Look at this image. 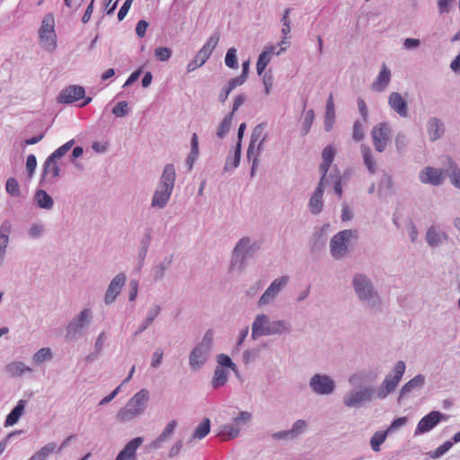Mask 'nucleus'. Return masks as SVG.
Instances as JSON below:
<instances>
[{
  "mask_svg": "<svg viewBox=\"0 0 460 460\" xmlns=\"http://www.w3.org/2000/svg\"><path fill=\"white\" fill-rule=\"evenodd\" d=\"M351 287L358 300L367 309L375 312L382 310V297L369 276L357 272L352 276Z\"/></svg>",
  "mask_w": 460,
  "mask_h": 460,
  "instance_id": "nucleus-1",
  "label": "nucleus"
},
{
  "mask_svg": "<svg viewBox=\"0 0 460 460\" xmlns=\"http://www.w3.org/2000/svg\"><path fill=\"white\" fill-rule=\"evenodd\" d=\"M150 393L143 388L136 393L116 414L120 423H128L141 416L147 408Z\"/></svg>",
  "mask_w": 460,
  "mask_h": 460,
  "instance_id": "nucleus-2",
  "label": "nucleus"
},
{
  "mask_svg": "<svg viewBox=\"0 0 460 460\" xmlns=\"http://www.w3.org/2000/svg\"><path fill=\"white\" fill-rule=\"evenodd\" d=\"M336 154L335 147L329 145L322 152V163L319 166L321 179L330 181L332 183L333 192L339 197H342V177L337 166H334L331 172L329 170L334 160Z\"/></svg>",
  "mask_w": 460,
  "mask_h": 460,
  "instance_id": "nucleus-3",
  "label": "nucleus"
},
{
  "mask_svg": "<svg viewBox=\"0 0 460 460\" xmlns=\"http://www.w3.org/2000/svg\"><path fill=\"white\" fill-rule=\"evenodd\" d=\"M259 246L249 237L241 238L234 247L231 261L230 271L241 272L246 267L247 261L258 250Z\"/></svg>",
  "mask_w": 460,
  "mask_h": 460,
  "instance_id": "nucleus-4",
  "label": "nucleus"
},
{
  "mask_svg": "<svg viewBox=\"0 0 460 460\" xmlns=\"http://www.w3.org/2000/svg\"><path fill=\"white\" fill-rule=\"evenodd\" d=\"M93 311L89 307L82 309L66 326V339L76 341L84 334L93 322Z\"/></svg>",
  "mask_w": 460,
  "mask_h": 460,
  "instance_id": "nucleus-5",
  "label": "nucleus"
},
{
  "mask_svg": "<svg viewBox=\"0 0 460 460\" xmlns=\"http://www.w3.org/2000/svg\"><path fill=\"white\" fill-rule=\"evenodd\" d=\"M358 233L357 230L346 229L335 234L330 241V252L335 260L345 258L349 252V242L351 239H357Z\"/></svg>",
  "mask_w": 460,
  "mask_h": 460,
  "instance_id": "nucleus-6",
  "label": "nucleus"
},
{
  "mask_svg": "<svg viewBox=\"0 0 460 460\" xmlns=\"http://www.w3.org/2000/svg\"><path fill=\"white\" fill-rule=\"evenodd\" d=\"M39 44L45 51L52 53L57 49V34L55 31V20L51 13L46 14L39 29Z\"/></svg>",
  "mask_w": 460,
  "mask_h": 460,
  "instance_id": "nucleus-7",
  "label": "nucleus"
},
{
  "mask_svg": "<svg viewBox=\"0 0 460 460\" xmlns=\"http://www.w3.org/2000/svg\"><path fill=\"white\" fill-rule=\"evenodd\" d=\"M406 369V365L403 361L399 360L394 366L392 374H388L376 392V397L378 399L386 398L391 393H393L400 383Z\"/></svg>",
  "mask_w": 460,
  "mask_h": 460,
  "instance_id": "nucleus-8",
  "label": "nucleus"
},
{
  "mask_svg": "<svg viewBox=\"0 0 460 460\" xmlns=\"http://www.w3.org/2000/svg\"><path fill=\"white\" fill-rule=\"evenodd\" d=\"M290 278L288 275H282L274 279L269 287L264 290L258 300V306L264 307L272 305L279 295L287 288L289 284Z\"/></svg>",
  "mask_w": 460,
  "mask_h": 460,
  "instance_id": "nucleus-9",
  "label": "nucleus"
},
{
  "mask_svg": "<svg viewBox=\"0 0 460 460\" xmlns=\"http://www.w3.org/2000/svg\"><path fill=\"white\" fill-rule=\"evenodd\" d=\"M308 385L313 394L319 396H328L336 390L335 380L324 373L314 374L308 381Z\"/></svg>",
  "mask_w": 460,
  "mask_h": 460,
  "instance_id": "nucleus-10",
  "label": "nucleus"
},
{
  "mask_svg": "<svg viewBox=\"0 0 460 460\" xmlns=\"http://www.w3.org/2000/svg\"><path fill=\"white\" fill-rule=\"evenodd\" d=\"M375 389L371 385L361 386L343 396L342 402L349 408H360L365 402L374 398Z\"/></svg>",
  "mask_w": 460,
  "mask_h": 460,
  "instance_id": "nucleus-11",
  "label": "nucleus"
},
{
  "mask_svg": "<svg viewBox=\"0 0 460 460\" xmlns=\"http://www.w3.org/2000/svg\"><path fill=\"white\" fill-rule=\"evenodd\" d=\"M392 129L387 122H380L373 127L371 137L375 149L382 153L391 140Z\"/></svg>",
  "mask_w": 460,
  "mask_h": 460,
  "instance_id": "nucleus-12",
  "label": "nucleus"
},
{
  "mask_svg": "<svg viewBox=\"0 0 460 460\" xmlns=\"http://www.w3.org/2000/svg\"><path fill=\"white\" fill-rule=\"evenodd\" d=\"M447 416L438 411H432L422 417L414 430V436H420L432 430L440 421L447 420Z\"/></svg>",
  "mask_w": 460,
  "mask_h": 460,
  "instance_id": "nucleus-13",
  "label": "nucleus"
},
{
  "mask_svg": "<svg viewBox=\"0 0 460 460\" xmlns=\"http://www.w3.org/2000/svg\"><path fill=\"white\" fill-rule=\"evenodd\" d=\"M127 281L125 273L120 272L115 275L108 285L104 294V303L107 305H112L122 291Z\"/></svg>",
  "mask_w": 460,
  "mask_h": 460,
  "instance_id": "nucleus-14",
  "label": "nucleus"
},
{
  "mask_svg": "<svg viewBox=\"0 0 460 460\" xmlns=\"http://www.w3.org/2000/svg\"><path fill=\"white\" fill-rule=\"evenodd\" d=\"M265 125L261 123L258 124L252 130L247 154L249 155H261L263 146L267 140V135L264 132Z\"/></svg>",
  "mask_w": 460,
  "mask_h": 460,
  "instance_id": "nucleus-15",
  "label": "nucleus"
},
{
  "mask_svg": "<svg viewBox=\"0 0 460 460\" xmlns=\"http://www.w3.org/2000/svg\"><path fill=\"white\" fill-rule=\"evenodd\" d=\"M270 323L271 320L267 314H257L252 323V340L256 341L260 337L270 336Z\"/></svg>",
  "mask_w": 460,
  "mask_h": 460,
  "instance_id": "nucleus-16",
  "label": "nucleus"
},
{
  "mask_svg": "<svg viewBox=\"0 0 460 460\" xmlns=\"http://www.w3.org/2000/svg\"><path fill=\"white\" fill-rule=\"evenodd\" d=\"M332 185V183L330 181H325L320 179V181L318 183V186L316 187L315 190L314 191L313 195L311 196L309 199V209L312 214L318 215L322 212L323 207V192L325 186Z\"/></svg>",
  "mask_w": 460,
  "mask_h": 460,
  "instance_id": "nucleus-17",
  "label": "nucleus"
},
{
  "mask_svg": "<svg viewBox=\"0 0 460 460\" xmlns=\"http://www.w3.org/2000/svg\"><path fill=\"white\" fill-rule=\"evenodd\" d=\"M84 95L85 90L83 86L73 84L61 90L57 100L59 103L70 104L84 98Z\"/></svg>",
  "mask_w": 460,
  "mask_h": 460,
  "instance_id": "nucleus-18",
  "label": "nucleus"
},
{
  "mask_svg": "<svg viewBox=\"0 0 460 460\" xmlns=\"http://www.w3.org/2000/svg\"><path fill=\"white\" fill-rule=\"evenodd\" d=\"M210 350L197 344L190 353L189 364L192 370L200 369L208 360Z\"/></svg>",
  "mask_w": 460,
  "mask_h": 460,
  "instance_id": "nucleus-19",
  "label": "nucleus"
},
{
  "mask_svg": "<svg viewBox=\"0 0 460 460\" xmlns=\"http://www.w3.org/2000/svg\"><path fill=\"white\" fill-rule=\"evenodd\" d=\"M426 242L431 248H437L447 243L448 235L438 226H431L426 232Z\"/></svg>",
  "mask_w": 460,
  "mask_h": 460,
  "instance_id": "nucleus-20",
  "label": "nucleus"
},
{
  "mask_svg": "<svg viewBox=\"0 0 460 460\" xmlns=\"http://www.w3.org/2000/svg\"><path fill=\"white\" fill-rule=\"evenodd\" d=\"M144 438L137 437L128 441L119 451L115 460H137V451L142 445Z\"/></svg>",
  "mask_w": 460,
  "mask_h": 460,
  "instance_id": "nucleus-21",
  "label": "nucleus"
},
{
  "mask_svg": "<svg viewBox=\"0 0 460 460\" xmlns=\"http://www.w3.org/2000/svg\"><path fill=\"white\" fill-rule=\"evenodd\" d=\"M176 180V170L172 164H167L163 170L162 175L157 183V187L173 191Z\"/></svg>",
  "mask_w": 460,
  "mask_h": 460,
  "instance_id": "nucleus-22",
  "label": "nucleus"
},
{
  "mask_svg": "<svg viewBox=\"0 0 460 460\" xmlns=\"http://www.w3.org/2000/svg\"><path fill=\"white\" fill-rule=\"evenodd\" d=\"M419 178L422 183L434 186L440 185L444 181L443 171L430 166L421 170Z\"/></svg>",
  "mask_w": 460,
  "mask_h": 460,
  "instance_id": "nucleus-23",
  "label": "nucleus"
},
{
  "mask_svg": "<svg viewBox=\"0 0 460 460\" xmlns=\"http://www.w3.org/2000/svg\"><path fill=\"white\" fill-rule=\"evenodd\" d=\"M388 105L395 111L400 117H408V105L407 102L402 98V94L398 92H392L388 96Z\"/></svg>",
  "mask_w": 460,
  "mask_h": 460,
  "instance_id": "nucleus-24",
  "label": "nucleus"
},
{
  "mask_svg": "<svg viewBox=\"0 0 460 460\" xmlns=\"http://www.w3.org/2000/svg\"><path fill=\"white\" fill-rule=\"evenodd\" d=\"M391 70L383 63L376 78L372 83L371 89L377 93L385 91L391 82Z\"/></svg>",
  "mask_w": 460,
  "mask_h": 460,
  "instance_id": "nucleus-25",
  "label": "nucleus"
},
{
  "mask_svg": "<svg viewBox=\"0 0 460 460\" xmlns=\"http://www.w3.org/2000/svg\"><path fill=\"white\" fill-rule=\"evenodd\" d=\"M12 232V224L9 220H4L0 225V266L4 261L8 244L10 242V234Z\"/></svg>",
  "mask_w": 460,
  "mask_h": 460,
  "instance_id": "nucleus-26",
  "label": "nucleus"
},
{
  "mask_svg": "<svg viewBox=\"0 0 460 460\" xmlns=\"http://www.w3.org/2000/svg\"><path fill=\"white\" fill-rule=\"evenodd\" d=\"M425 376L421 374L415 376L401 388L398 400H402L413 391L421 389L425 385Z\"/></svg>",
  "mask_w": 460,
  "mask_h": 460,
  "instance_id": "nucleus-27",
  "label": "nucleus"
},
{
  "mask_svg": "<svg viewBox=\"0 0 460 460\" xmlns=\"http://www.w3.org/2000/svg\"><path fill=\"white\" fill-rule=\"evenodd\" d=\"M172 194V192L156 186L151 199V207L155 209L164 208L167 206Z\"/></svg>",
  "mask_w": 460,
  "mask_h": 460,
  "instance_id": "nucleus-28",
  "label": "nucleus"
},
{
  "mask_svg": "<svg viewBox=\"0 0 460 460\" xmlns=\"http://www.w3.org/2000/svg\"><path fill=\"white\" fill-rule=\"evenodd\" d=\"M42 175L49 181H56L60 176L58 160L51 159V156H49L44 163Z\"/></svg>",
  "mask_w": 460,
  "mask_h": 460,
  "instance_id": "nucleus-29",
  "label": "nucleus"
},
{
  "mask_svg": "<svg viewBox=\"0 0 460 460\" xmlns=\"http://www.w3.org/2000/svg\"><path fill=\"white\" fill-rule=\"evenodd\" d=\"M427 132L430 141L439 139L445 133L444 123L436 117L430 118L427 122Z\"/></svg>",
  "mask_w": 460,
  "mask_h": 460,
  "instance_id": "nucleus-30",
  "label": "nucleus"
},
{
  "mask_svg": "<svg viewBox=\"0 0 460 460\" xmlns=\"http://www.w3.org/2000/svg\"><path fill=\"white\" fill-rule=\"evenodd\" d=\"M161 312V306L159 305H153L147 311L146 318L137 327L135 335H138L146 331L155 320Z\"/></svg>",
  "mask_w": 460,
  "mask_h": 460,
  "instance_id": "nucleus-31",
  "label": "nucleus"
},
{
  "mask_svg": "<svg viewBox=\"0 0 460 460\" xmlns=\"http://www.w3.org/2000/svg\"><path fill=\"white\" fill-rule=\"evenodd\" d=\"M172 261V255L164 257L162 261L157 262L152 268V276L155 281L161 280L165 274V271L170 268Z\"/></svg>",
  "mask_w": 460,
  "mask_h": 460,
  "instance_id": "nucleus-32",
  "label": "nucleus"
},
{
  "mask_svg": "<svg viewBox=\"0 0 460 460\" xmlns=\"http://www.w3.org/2000/svg\"><path fill=\"white\" fill-rule=\"evenodd\" d=\"M33 200L38 208L45 210H51L54 207L52 197L43 190H39L35 192Z\"/></svg>",
  "mask_w": 460,
  "mask_h": 460,
  "instance_id": "nucleus-33",
  "label": "nucleus"
},
{
  "mask_svg": "<svg viewBox=\"0 0 460 460\" xmlns=\"http://www.w3.org/2000/svg\"><path fill=\"white\" fill-rule=\"evenodd\" d=\"M6 372L13 377H19L26 373H31L32 368L22 361H12L5 366Z\"/></svg>",
  "mask_w": 460,
  "mask_h": 460,
  "instance_id": "nucleus-34",
  "label": "nucleus"
},
{
  "mask_svg": "<svg viewBox=\"0 0 460 460\" xmlns=\"http://www.w3.org/2000/svg\"><path fill=\"white\" fill-rule=\"evenodd\" d=\"M177 421L172 420L169 421L163 432L152 442L151 446L154 448H159L163 443L166 442L172 433L174 432L175 428L177 427Z\"/></svg>",
  "mask_w": 460,
  "mask_h": 460,
  "instance_id": "nucleus-35",
  "label": "nucleus"
},
{
  "mask_svg": "<svg viewBox=\"0 0 460 460\" xmlns=\"http://www.w3.org/2000/svg\"><path fill=\"white\" fill-rule=\"evenodd\" d=\"M270 330V336L288 334L292 332V325L286 320L279 319L271 321Z\"/></svg>",
  "mask_w": 460,
  "mask_h": 460,
  "instance_id": "nucleus-36",
  "label": "nucleus"
},
{
  "mask_svg": "<svg viewBox=\"0 0 460 460\" xmlns=\"http://www.w3.org/2000/svg\"><path fill=\"white\" fill-rule=\"evenodd\" d=\"M26 403H27V402L25 400L18 401L15 407L10 411V413L7 415V417L5 419V421H4L5 427L13 426L18 422L19 419L21 418V416L22 415V413L24 411Z\"/></svg>",
  "mask_w": 460,
  "mask_h": 460,
  "instance_id": "nucleus-37",
  "label": "nucleus"
},
{
  "mask_svg": "<svg viewBox=\"0 0 460 460\" xmlns=\"http://www.w3.org/2000/svg\"><path fill=\"white\" fill-rule=\"evenodd\" d=\"M276 49L277 48L273 45L266 46L263 51L259 55L258 61L267 66L270 62L272 56H279L280 54L286 51L287 47L280 46V49L279 50Z\"/></svg>",
  "mask_w": 460,
  "mask_h": 460,
  "instance_id": "nucleus-38",
  "label": "nucleus"
},
{
  "mask_svg": "<svg viewBox=\"0 0 460 460\" xmlns=\"http://www.w3.org/2000/svg\"><path fill=\"white\" fill-rule=\"evenodd\" d=\"M291 13V9L290 8H287L285 11H284V13L282 14V17L280 19V22L282 23V29H281V33L283 35L282 37V40H280V42L279 43V46H285L287 47V45L288 44V40L289 38V33H290V31H291V22H290V19H289V13Z\"/></svg>",
  "mask_w": 460,
  "mask_h": 460,
  "instance_id": "nucleus-39",
  "label": "nucleus"
},
{
  "mask_svg": "<svg viewBox=\"0 0 460 460\" xmlns=\"http://www.w3.org/2000/svg\"><path fill=\"white\" fill-rule=\"evenodd\" d=\"M229 373L226 369L217 367L214 370V375L211 380L213 389L217 390L223 387L228 380Z\"/></svg>",
  "mask_w": 460,
  "mask_h": 460,
  "instance_id": "nucleus-40",
  "label": "nucleus"
},
{
  "mask_svg": "<svg viewBox=\"0 0 460 460\" xmlns=\"http://www.w3.org/2000/svg\"><path fill=\"white\" fill-rule=\"evenodd\" d=\"M335 119L334 102L332 94H330L326 103V111L324 116V127L327 131L332 128Z\"/></svg>",
  "mask_w": 460,
  "mask_h": 460,
  "instance_id": "nucleus-41",
  "label": "nucleus"
},
{
  "mask_svg": "<svg viewBox=\"0 0 460 460\" xmlns=\"http://www.w3.org/2000/svg\"><path fill=\"white\" fill-rule=\"evenodd\" d=\"M241 159V144L238 143L236 145V148L233 154V155H229L226 157V161L224 166L225 172H229L234 170L236 167H238L240 164Z\"/></svg>",
  "mask_w": 460,
  "mask_h": 460,
  "instance_id": "nucleus-42",
  "label": "nucleus"
},
{
  "mask_svg": "<svg viewBox=\"0 0 460 460\" xmlns=\"http://www.w3.org/2000/svg\"><path fill=\"white\" fill-rule=\"evenodd\" d=\"M240 427L235 422H233L221 426L219 434L223 436L225 439L229 440L237 438L240 434Z\"/></svg>",
  "mask_w": 460,
  "mask_h": 460,
  "instance_id": "nucleus-43",
  "label": "nucleus"
},
{
  "mask_svg": "<svg viewBox=\"0 0 460 460\" xmlns=\"http://www.w3.org/2000/svg\"><path fill=\"white\" fill-rule=\"evenodd\" d=\"M210 431V420L208 418H205L199 426L195 429L192 433L191 439L200 440L204 438Z\"/></svg>",
  "mask_w": 460,
  "mask_h": 460,
  "instance_id": "nucleus-44",
  "label": "nucleus"
},
{
  "mask_svg": "<svg viewBox=\"0 0 460 460\" xmlns=\"http://www.w3.org/2000/svg\"><path fill=\"white\" fill-rule=\"evenodd\" d=\"M56 447V443H48L34 455H32L28 460H47L49 456L55 451Z\"/></svg>",
  "mask_w": 460,
  "mask_h": 460,
  "instance_id": "nucleus-45",
  "label": "nucleus"
},
{
  "mask_svg": "<svg viewBox=\"0 0 460 460\" xmlns=\"http://www.w3.org/2000/svg\"><path fill=\"white\" fill-rule=\"evenodd\" d=\"M360 149H361L364 164L367 167L370 173H375L376 171V165L375 160L373 158L371 149L365 145H361Z\"/></svg>",
  "mask_w": 460,
  "mask_h": 460,
  "instance_id": "nucleus-46",
  "label": "nucleus"
},
{
  "mask_svg": "<svg viewBox=\"0 0 460 460\" xmlns=\"http://www.w3.org/2000/svg\"><path fill=\"white\" fill-rule=\"evenodd\" d=\"M53 353L50 348L45 347L40 349L37 352L32 356V361L36 365L42 364L45 361H49L52 359Z\"/></svg>",
  "mask_w": 460,
  "mask_h": 460,
  "instance_id": "nucleus-47",
  "label": "nucleus"
},
{
  "mask_svg": "<svg viewBox=\"0 0 460 460\" xmlns=\"http://www.w3.org/2000/svg\"><path fill=\"white\" fill-rule=\"evenodd\" d=\"M45 226L42 223L34 222L27 229V234L31 239L38 240L43 237Z\"/></svg>",
  "mask_w": 460,
  "mask_h": 460,
  "instance_id": "nucleus-48",
  "label": "nucleus"
},
{
  "mask_svg": "<svg viewBox=\"0 0 460 460\" xmlns=\"http://www.w3.org/2000/svg\"><path fill=\"white\" fill-rule=\"evenodd\" d=\"M308 428V423L305 420H297L293 424L291 429H289L290 436L292 440L297 438L302 434H304Z\"/></svg>",
  "mask_w": 460,
  "mask_h": 460,
  "instance_id": "nucleus-49",
  "label": "nucleus"
},
{
  "mask_svg": "<svg viewBox=\"0 0 460 460\" xmlns=\"http://www.w3.org/2000/svg\"><path fill=\"white\" fill-rule=\"evenodd\" d=\"M218 41H219V33L215 32L208 38V40L206 41V43L203 45V47L199 50L202 51L205 55H207L209 58L211 56L213 50L217 47Z\"/></svg>",
  "mask_w": 460,
  "mask_h": 460,
  "instance_id": "nucleus-50",
  "label": "nucleus"
},
{
  "mask_svg": "<svg viewBox=\"0 0 460 460\" xmlns=\"http://www.w3.org/2000/svg\"><path fill=\"white\" fill-rule=\"evenodd\" d=\"M209 58L205 55L202 51H199L195 58L188 64L187 71L189 73L193 72L197 68L203 66Z\"/></svg>",
  "mask_w": 460,
  "mask_h": 460,
  "instance_id": "nucleus-51",
  "label": "nucleus"
},
{
  "mask_svg": "<svg viewBox=\"0 0 460 460\" xmlns=\"http://www.w3.org/2000/svg\"><path fill=\"white\" fill-rule=\"evenodd\" d=\"M388 431H376L370 439V446L373 451H380V446L386 439Z\"/></svg>",
  "mask_w": 460,
  "mask_h": 460,
  "instance_id": "nucleus-52",
  "label": "nucleus"
},
{
  "mask_svg": "<svg viewBox=\"0 0 460 460\" xmlns=\"http://www.w3.org/2000/svg\"><path fill=\"white\" fill-rule=\"evenodd\" d=\"M217 362L218 364L217 367H227L231 369L235 374L238 373L237 366L232 361L231 358L226 354H219L217 356Z\"/></svg>",
  "mask_w": 460,
  "mask_h": 460,
  "instance_id": "nucleus-53",
  "label": "nucleus"
},
{
  "mask_svg": "<svg viewBox=\"0 0 460 460\" xmlns=\"http://www.w3.org/2000/svg\"><path fill=\"white\" fill-rule=\"evenodd\" d=\"M232 120H233L232 114H227L223 119V120L220 122V125L217 131V136L219 138H224L227 135V133L229 132L230 128H231Z\"/></svg>",
  "mask_w": 460,
  "mask_h": 460,
  "instance_id": "nucleus-54",
  "label": "nucleus"
},
{
  "mask_svg": "<svg viewBox=\"0 0 460 460\" xmlns=\"http://www.w3.org/2000/svg\"><path fill=\"white\" fill-rule=\"evenodd\" d=\"M5 190L12 197L18 198L21 196L19 183L17 180L13 177H10L7 179L5 183Z\"/></svg>",
  "mask_w": 460,
  "mask_h": 460,
  "instance_id": "nucleus-55",
  "label": "nucleus"
},
{
  "mask_svg": "<svg viewBox=\"0 0 460 460\" xmlns=\"http://www.w3.org/2000/svg\"><path fill=\"white\" fill-rule=\"evenodd\" d=\"M314 119V111L309 110L305 113L304 120L302 122L301 135L305 136L309 133L310 128Z\"/></svg>",
  "mask_w": 460,
  "mask_h": 460,
  "instance_id": "nucleus-56",
  "label": "nucleus"
},
{
  "mask_svg": "<svg viewBox=\"0 0 460 460\" xmlns=\"http://www.w3.org/2000/svg\"><path fill=\"white\" fill-rule=\"evenodd\" d=\"M75 145V140L71 139L56 149L49 156L51 159L59 160L62 156H64Z\"/></svg>",
  "mask_w": 460,
  "mask_h": 460,
  "instance_id": "nucleus-57",
  "label": "nucleus"
},
{
  "mask_svg": "<svg viewBox=\"0 0 460 460\" xmlns=\"http://www.w3.org/2000/svg\"><path fill=\"white\" fill-rule=\"evenodd\" d=\"M453 447V442L447 440L437 447L435 450L429 453V456L433 459H438L444 456L451 447Z\"/></svg>",
  "mask_w": 460,
  "mask_h": 460,
  "instance_id": "nucleus-58",
  "label": "nucleus"
},
{
  "mask_svg": "<svg viewBox=\"0 0 460 460\" xmlns=\"http://www.w3.org/2000/svg\"><path fill=\"white\" fill-rule=\"evenodd\" d=\"M237 50L235 48H230L226 55L225 58V63L226 66L229 68H237L238 67V62H237Z\"/></svg>",
  "mask_w": 460,
  "mask_h": 460,
  "instance_id": "nucleus-59",
  "label": "nucleus"
},
{
  "mask_svg": "<svg viewBox=\"0 0 460 460\" xmlns=\"http://www.w3.org/2000/svg\"><path fill=\"white\" fill-rule=\"evenodd\" d=\"M154 55L157 60L165 62L170 59L172 50L167 47H159L155 49Z\"/></svg>",
  "mask_w": 460,
  "mask_h": 460,
  "instance_id": "nucleus-60",
  "label": "nucleus"
},
{
  "mask_svg": "<svg viewBox=\"0 0 460 460\" xmlns=\"http://www.w3.org/2000/svg\"><path fill=\"white\" fill-rule=\"evenodd\" d=\"M128 102L125 101L119 102L112 108V114L118 118H122L128 113Z\"/></svg>",
  "mask_w": 460,
  "mask_h": 460,
  "instance_id": "nucleus-61",
  "label": "nucleus"
},
{
  "mask_svg": "<svg viewBox=\"0 0 460 460\" xmlns=\"http://www.w3.org/2000/svg\"><path fill=\"white\" fill-rule=\"evenodd\" d=\"M395 147L399 153H402L405 150L408 145V137L403 133H398L395 137Z\"/></svg>",
  "mask_w": 460,
  "mask_h": 460,
  "instance_id": "nucleus-62",
  "label": "nucleus"
},
{
  "mask_svg": "<svg viewBox=\"0 0 460 460\" xmlns=\"http://www.w3.org/2000/svg\"><path fill=\"white\" fill-rule=\"evenodd\" d=\"M213 339H214V332L212 330H208L204 333V336H203L201 341L198 344L211 351Z\"/></svg>",
  "mask_w": 460,
  "mask_h": 460,
  "instance_id": "nucleus-63",
  "label": "nucleus"
},
{
  "mask_svg": "<svg viewBox=\"0 0 460 460\" xmlns=\"http://www.w3.org/2000/svg\"><path fill=\"white\" fill-rule=\"evenodd\" d=\"M163 356H164L163 349L157 348L154 351V353L152 355V359H151V367L153 368H157L161 365L162 360H163Z\"/></svg>",
  "mask_w": 460,
  "mask_h": 460,
  "instance_id": "nucleus-64",
  "label": "nucleus"
}]
</instances>
